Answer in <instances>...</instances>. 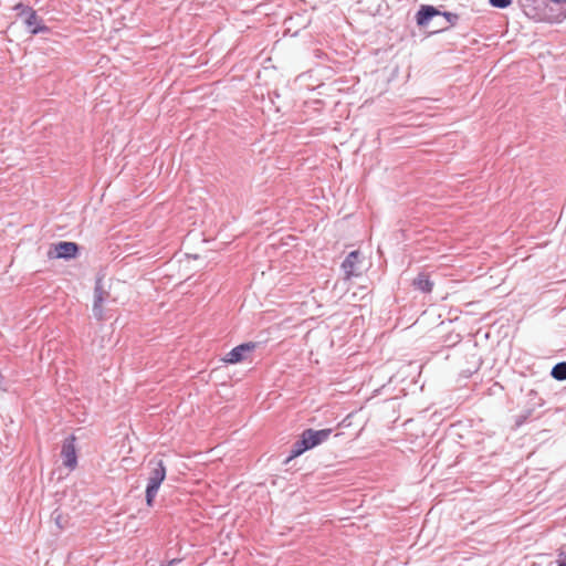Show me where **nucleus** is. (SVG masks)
<instances>
[{"mask_svg": "<svg viewBox=\"0 0 566 566\" xmlns=\"http://www.w3.org/2000/svg\"><path fill=\"white\" fill-rule=\"evenodd\" d=\"M368 268L369 263L365 260L359 251L350 252L342 263V269L345 273L344 279L347 281L352 280L353 277L363 275V273L366 272Z\"/></svg>", "mask_w": 566, "mask_h": 566, "instance_id": "nucleus-1", "label": "nucleus"}, {"mask_svg": "<svg viewBox=\"0 0 566 566\" xmlns=\"http://www.w3.org/2000/svg\"><path fill=\"white\" fill-rule=\"evenodd\" d=\"M165 478L166 467L163 461H158L155 463V467L151 469L149 473L148 483L146 488V503L149 507L154 505L155 497Z\"/></svg>", "mask_w": 566, "mask_h": 566, "instance_id": "nucleus-2", "label": "nucleus"}, {"mask_svg": "<svg viewBox=\"0 0 566 566\" xmlns=\"http://www.w3.org/2000/svg\"><path fill=\"white\" fill-rule=\"evenodd\" d=\"M440 14L441 12L432 6H421L416 14L417 24L426 27L433 17ZM442 15L446 18L449 25H453L458 20V15L451 12H443Z\"/></svg>", "mask_w": 566, "mask_h": 566, "instance_id": "nucleus-3", "label": "nucleus"}, {"mask_svg": "<svg viewBox=\"0 0 566 566\" xmlns=\"http://www.w3.org/2000/svg\"><path fill=\"white\" fill-rule=\"evenodd\" d=\"M78 254V245L74 242H59L52 244L48 251L50 259H73Z\"/></svg>", "mask_w": 566, "mask_h": 566, "instance_id": "nucleus-4", "label": "nucleus"}, {"mask_svg": "<svg viewBox=\"0 0 566 566\" xmlns=\"http://www.w3.org/2000/svg\"><path fill=\"white\" fill-rule=\"evenodd\" d=\"M75 440L76 438L74 436H71L67 439H65L61 450L63 464L71 471L74 470L77 465Z\"/></svg>", "mask_w": 566, "mask_h": 566, "instance_id": "nucleus-5", "label": "nucleus"}, {"mask_svg": "<svg viewBox=\"0 0 566 566\" xmlns=\"http://www.w3.org/2000/svg\"><path fill=\"white\" fill-rule=\"evenodd\" d=\"M256 347L255 343H244L241 344L233 349H231L223 358L222 361L226 364H238L244 360L245 353H250L254 350Z\"/></svg>", "mask_w": 566, "mask_h": 566, "instance_id": "nucleus-6", "label": "nucleus"}, {"mask_svg": "<svg viewBox=\"0 0 566 566\" xmlns=\"http://www.w3.org/2000/svg\"><path fill=\"white\" fill-rule=\"evenodd\" d=\"M332 432V429H322V430H313L307 429L302 433V437L306 440L307 446L312 448L318 446L323 441H325Z\"/></svg>", "mask_w": 566, "mask_h": 566, "instance_id": "nucleus-7", "label": "nucleus"}, {"mask_svg": "<svg viewBox=\"0 0 566 566\" xmlns=\"http://www.w3.org/2000/svg\"><path fill=\"white\" fill-rule=\"evenodd\" d=\"M25 24L28 25V28L30 29L32 34H36L39 32H43V31L48 30V28L45 25L41 24V20L39 19V17L35 14L34 11H31L29 13L28 18L25 19Z\"/></svg>", "mask_w": 566, "mask_h": 566, "instance_id": "nucleus-8", "label": "nucleus"}, {"mask_svg": "<svg viewBox=\"0 0 566 566\" xmlns=\"http://www.w3.org/2000/svg\"><path fill=\"white\" fill-rule=\"evenodd\" d=\"M413 286L421 292L430 293L433 287V282L427 274L421 273L413 280Z\"/></svg>", "mask_w": 566, "mask_h": 566, "instance_id": "nucleus-9", "label": "nucleus"}, {"mask_svg": "<svg viewBox=\"0 0 566 566\" xmlns=\"http://www.w3.org/2000/svg\"><path fill=\"white\" fill-rule=\"evenodd\" d=\"M308 449H311V447L307 446L306 440L302 437V439L294 444L289 460L301 455L304 451H306Z\"/></svg>", "mask_w": 566, "mask_h": 566, "instance_id": "nucleus-10", "label": "nucleus"}, {"mask_svg": "<svg viewBox=\"0 0 566 566\" xmlns=\"http://www.w3.org/2000/svg\"><path fill=\"white\" fill-rule=\"evenodd\" d=\"M552 376L557 380H566V363H558L552 369Z\"/></svg>", "mask_w": 566, "mask_h": 566, "instance_id": "nucleus-11", "label": "nucleus"}, {"mask_svg": "<svg viewBox=\"0 0 566 566\" xmlns=\"http://www.w3.org/2000/svg\"><path fill=\"white\" fill-rule=\"evenodd\" d=\"M490 3L495 8H507L512 0H490Z\"/></svg>", "mask_w": 566, "mask_h": 566, "instance_id": "nucleus-12", "label": "nucleus"}, {"mask_svg": "<svg viewBox=\"0 0 566 566\" xmlns=\"http://www.w3.org/2000/svg\"><path fill=\"white\" fill-rule=\"evenodd\" d=\"M102 302H103V297L101 295H98L96 297V301H95V304L94 306L97 307V306H101L102 305Z\"/></svg>", "mask_w": 566, "mask_h": 566, "instance_id": "nucleus-13", "label": "nucleus"}, {"mask_svg": "<svg viewBox=\"0 0 566 566\" xmlns=\"http://www.w3.org/2000/svg\"><path fill=\"white\" fill-rule=\"evenodd\" d=\"M558 566H566V560L559 562Z\"/></svg>", "mask_w": 566, "mask_h": 566, "instance_id": "nucleus-14", "label": "nucleus"}]
</instances>
